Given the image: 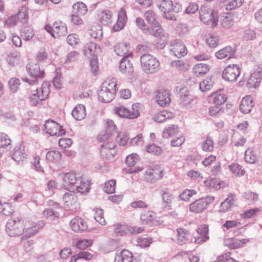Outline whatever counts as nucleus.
<instances>
[{
  "label": "nucleus",
  "mask_w": 262,
  "mask_h": 262,
  "mask_svg": "<svg viewBox=\"0 0 262 262\" xmlns=\"http://www.w3.org/2000/svg\"><path fill=\"white\" fill-rule=\"evenodd\" d=\"M89 190L88 182H85L74 172H67V190L72 192L83 193Z\"/></svg>",
  "instance_id": "1"
},
{
  "label": "nucleus",
  "mask_w": 262,
  "mask_h": 262,
  "mask_svg": "<svg viewBox=\"0 0 262 262\" xmlns=\"http://www.w3.org/2000/svg\"><path fill=\"white\" fill-rule=\"evenodd\" d=\"M200 20L205 24L211 25L212 28H215L218 24V12L207 6H202L199 10Z\"/></svg>",
  "instance_id": "2"
},
{
  "label": "nucleus",
  "mask_w": 262,
  "mask_h": 262,
  "mask_svg": "<svg viewBox=\"0 0 262 262\" xmlns=\"http://www.w3.org/2000/svg\"><path fill=\"white\" fill-rule=\"evenodd\" d=\"M141 67L147 74L157 72L160 69V62L154 56L144 54L140 57Z\"/></svg>",
  "instance_id": "3"
},
{
  "label": "nucleus",
  "mask_w": 262,
  "mask_h": 262,
  "mask_svg": "<svg viewBox=\"0 0 262 262\" xmlns=\"http://www.w3.org/2000/svg\"><path fill=\"white\" fill-rule=\"evenodd\" d=\"M50 82L44 81L41 87L36 90V92L33 94L30 97V102L32 105L37 106L40 104L48 96L50 92Z\"/></svg>",
  "instance_id": "4"
},
{
  "label": "nucleus",
  "mask_w": 262,
  "mask_h": 262,
  "mask_svg": "<svg viewBox=\"0 0 262 262\" xmlns=\"http://www.w3.org/2000/svg\"><path fill=\"white\" fill-rule=\"evenodd\" d=\"M26 69L28 74L34 78L30 80L28 78H22L23 81L27 82L29 85H35L38 83L37 79L38 78H42L45 75L43 70H41L39 65L37 63L30 62L26 66Z\"/></svg>",
  "instance_id": "5"
},
{
  "label": "nucleus",
  "mask_w": 262,
  "mask_h": 262,
  "mask_svg": "<svg viewBox=\"0 0 262 262\" xmlns=\"http://www.w3.org/2000/svg\"><path fill=\"white\" fill-rule=\"evenodd\" d=\"M24 221L19 217L8 220L6 225V231L10 236H19L23 233Z\"/></svg>",
  "instance_id": "6"
},
{
  "label": "nucleus",
  "mask_w": 262,
  "mask_h": 262,
  "mask_svg": "<svg viewBox=\"0 0 262 262\" xmlns=\"http://www.w3.org/2000/svg\"><path fill=\"white\" fill-rule=\"evenodd\" d=\"M214 200V197L207 196L196 200L189 205V210L195 213H201L205 211Z\"/></svg>",
  "instance_id": "7"
},
{
  "label": "nucleus",
  "mask_w": 262,
  "mask_h": 262,
  "mask_svg": "<svg viewBox=\"0 0 262 262\" xmlns=\"http://www.w3.org/2000/svg\"><path fill=\"white\" fill-rule=\"evenodd\" d=\"M160 195L161 198V208L164 210H170L172 209V204L175 199V195L167 188L160 190Z\"/></svg>",
  "instance_id": "8"
},
{
  "label": "nucleus",
  "mask_w": 262,
  "mask_h": 262,
  "mask_svg": "<svg viewBox=\"0 0 262 262\" xmlns=\"http://www.w3.org/2000/svg\"><path fill=\"white\" fill-rule=\"evenodd\" d=\"M241 74V69L237 64H230L223 72L222 77L227 81L234 82Z\"/></svg>",
  "instance_id": "9"
},
{
  "label": "nucleus",
  "mask_w": 262,
  "mask_h": 262,
  "mask_svg": "<svg viewBox=\"0 0 262 262\" xmlns=\"http://www.w3.org/2000/svg\"><path fill=\"white\" fill-rule=\"evenodd\" d=\"M44 130L51 136H60L66 134V131L62 126L53 120L46 121L44 125Z\"/></svg>",
  "instance_id": "10"
},
{
  "label": "nucleus",
  "mask_w": 262,
  "mask_h": 262,
  "mask_svg": "<svg viewBox=\"0 0 262 262\" xmlns=\"http://www.w3.org/2000/svg\"><path fill=\"white\" fill-rule=\"evenodd\" d=\"M157 6L164 13L165 18L171 20H176V16L172 13V2L171 0H163Z\"/></svg>",
  "instance_id": "11"
},
{
  "label": "nucleus",
  "mask_w": 262,
  "mask_h": 262,
  "mask_svg": "<svg viewBox=\"0 0 262 262\" xmlns=\"http://www.w3.org/2000/svg\"><path fill=\"white\" fill-rule=\"evenodd\" d=\"M169 51L171 54L177 58L184 57L187 53V49L186 46L180 41L174 40L171 42Z\"/></svg>",
  "instance_id": "12"
},
{
  "label": "nucleus",
  "mask_w": 262,
  "mask_h": 262,
  "mask_svg": "<svg viewBox=\"0 0 262 262\" xmlns=\"http://www.w3.org/2000/svg\"><path fill=\"white\" fill-rule=\"evenodd\" d=\"M137 107V104H134L132 105L133 111L131 112L127 110L124 107L121 106L115 108V113L119 116L133 119L137 118L139 116V111L135 108Z\"/></svg>",
  "instance_id": "13"
},
{
  "label": "nucleus",
  "mask_w": 262,
  "mask_h": 262,
  "mask_svg": "<svg viewBox=\"0 0 262 262\" xmlns=\"http://www.w3.org/2000/svg\"><path fill=\"white\" fill-rule=\"evenodd\" d=\"M163 169L160 167H155L152 168H148L145 172V180L148 182L153 183L161 179L163 176Z\"/></svg>",
  "instance_id": "14"
},
{
  "label": "nucleus",
  "mask_w": 262,
  "mask_h": 262,
  "mask_svg": "<svg viewBox=\"0 0 262 262\" xmlns=\"http://www.w3.org/2000/svg\"><path fill=\"white\" fill-rule=\"evenodd\" d=\"M70 226L75 232L81 233L88 229L86 222L82 218L76 217L72 219L70 223Z\"/></svg>",
  "instance_id": "15"
},
{
  "label": "nucleus",
  "mask_w": 262,
  "mask_h": 262,
  "mask_svg": "<svg viewBox=\"0 0 262 262\" xmlns=\"http://www.w3.org/2000/svg\"><path fill=\"white\" fill-rule=\"evenodd\" d=\"M157 103L161 106H166L171 102L170 94L168 90L161 89L157 92L156 97Z\"/></svg>",
  "instance_id": "16"
},
{
  "label": "nucleus",
  "mask_w": 262,
  "mask_h": 262,
  "mask_svg": "<svg viewBox=\"0 0 262 262\" xmlns=\"http://www.w3.org/2000/svg\"><path fill=\"white\" fill-rule=\"evenodd\" d=\"M132 58V53H129L123 57L120 61L119 69L121 72L125 74H130L133 72V64L129 58Z\"/></svg>",
  "instance_id": "17"
},
{
  "label": "nucleus",
  "mask_w": 262,
  "mask_h": 262,
  "mask_svg": "<svg viewBox=\"0 0 262 262\" xmlns=\"http://www.w3.org/2000/svg\"><path fill=\"white\" fill-rule=\"evenodd\" d=\"M115 145L113 142H107L101 145L100 154L101 156L106 159H112L116 154L115 150Z\"/></svg>",
  "instance_id": "18"
},
{
  "label": "nucleus",
  "mask_w": 262,
  "mask_h": 262,
  "mask_svg": "<svg viewBox=\"0 0 262 262\" xmlns=\"http://www.w3.org/2000/svg\"><path fill=\"white\" fill-rule=\"evenodd\" d=\"M114 262H137V261L132 252L127 250H123L119 254H116Z\"/></svg>",
  "instance_id": "19"
},
{
  "label": "nucleus",
  "mask_w": 262,
  "mask_h": 262,
  "mask_svg": "<svg viewBox=\"0 0 262 262\" xmlns=\"http://www.w3.org/2000/svg\"><path fill=\"white\" fill-rule=\"evenodd\" d=\"M11 155L12 159L17 162L24 161L27 158V156L25 147L22 144L16 145L14 147Z\"/></svg>",
  "instance_id": "20"
},
{
  "label": "nucleus",
  "mask_w": 262,
  "mask_h": 262,
  "mask_svg": "<svg viewBox=\"0 0 262 262\" xmlns=\"http://www.w3.org/2000/svg\"><path fill=\"white\" fill-rule=\"evenodd\" d=\"M235 49L231 46H226L215 53V56L217 58L222 59L226 57L228 59L235 57Z\"/></svg>",
  "instance_id": "21"
},
{
  "label": "nucleus",
  "mask_w": 262,
  "mask_h": 262,
  "mask_svg": "<svg viewBox=\"0 0 262 262\" xmlns=\"http://www.w3.org/2000/svg\"><path fill=\"white\" fill-rule=\"evenodd\" d=\"M127 21V16L125 11L121 9L118 15V19L116 23L113 27V30L115 32L119 31L125 26Z\"/></svg>",
  "instance_id": "22"
},
{
  "label": "nucleus",
  "mask_w": 262,
  "mask_h": 262,
  "mask_svg": "<svg viewBox=\"0 0 262 262\" xmlns=\"http://www.w3.org/2000/svg\"><path fill=\"white\" fill-rule=\"evenodd\" d=\"M254 106L253 101L250 96L244 97L241 102L239 110L244 114H248L251 112Z\"/></svg>",
  "instance_id": "23"
},
{
  "label": "nucleus",
  "mask_w": 262,
  "mask_h": 262,
  "mask_svg": "<svg viewBox=\"0 0 262 262\" xmlns=\"http://www.w3.org/2000/svg\"><path fill=\"white\" fill-rule=\"evenodd\" d=\"M28 223L32 225V228L24 230V231L23 232L24 233V236L22 237L23 239L30 237L31 236L34 235L38 232L40 228L45 225L43 221L40 222L38 225H36L33 222H29Z\"/></svg>",
  "instance_id": "24"
},
{
  "label": "nucleus",
  "mask_w": 262,
  "mask_h": 262,
  "mask_svg": "<svg viewBox=\"0 0 262 262\" xmlns=\"http://www.w3.org/2000/svg\"><path fill=\"white\" fill-rule=\"evenodd\" d=\"M106 90L101 87L98 93L99 100L103 103L110 102L115 97V94Z\"/></svg>",
  "instance_id": "25"
},
{
  "label": "nucleus",
  "mask_w": 262,
  "mask_h": 262,
  "mask_svg": "<svg viewBox=\"0 0 262 262\" xmlns=\"http://www.w3.org/2000/svg\"><path fill=\"white\" fill-rule=\"evenodd\" d=\"M180 103L183 105H186L191 103L193 100L194 96L190 94L186 88H182L180 90Z\"/></svg>",
  "instance_id": "26"
},
{
  "label": "nucleus",
  "mask_w": 262,
  "mask_h": 262,
  "mask_svg": "<svg viewBox=\"0 0 262 262\" xmlns=\"http://www.w3.org/2000/svg\"><path fill=\"white\" fill-rule=\"evenodd\" d=\"M261 80V72L260 71L254 72L251 74L247 81V85L249 88H256L259 86Z\"/></svg>",
  "instance_id": "27"
},
{
  "label": "nucleus",
  "mask_w": 262,
  "mask_h": 262,
  "mask_svg": "<svg viewBox=\"0 0 262 262\" xmlns=\"http://www.w3.org/2000/svg\"><path fill=\"white\" fill-rule=\"evenodd\" d=\"M208 227L205 225H201L197 230L200 236L195 238V242L201 243L205 242L209 239L208 236Z\"/></svg>",
  "instance_id": "28"
},
{
  "label": "nucleus",
  "mask_w": 262,
  "mask_h": 262,
  "mask_svg": "<svg viewBox=\"0 0 262 262\" xmlns=\"http://www.w3.org/2000/svg\"><path fill=\"white\" fill-rule=\"evenodd\" d=\"M234 195L230 194L226 199L221 203L219 211L225 212L229 211L234 203Z\"/></svg>",
  "instance_id": "29"
},
{
  "label": "nucleus",
  "mask_w": 262,
  "mask_h": 262,
  "mask_svg": "<svg viewBox=\"0 0 262 262\" xmlns=\"http://www.w3.org/2000/svg\"><path fill=\"white\" fill-rule=\"evenodd\" d=\"M72 115L76 120H81L84 119L86 116L84 106L82 104L76 105L72 112Z\"/></svg>",
  "instance_id": "30"
},
{
  "label": "nucleus",
  "mask_w": 262,
  "mask_h": 262,
  "mask_svg": "<svg viewBox=\"0 0 262 262\" xmlns=\"http://www.w3.org/2000/svg\"><path fill=\"white\" fill-rule=\"evenodd\" d=\"M177 232L178 244L181 245L185 244L188 241V231L183 228H179L177 229Z\"/></svg>",
  "instance_id": "31"
},
{
  "label": "nucleus",
  "mask_w": 262,
  "mask_h": 262,
  "mask_svg": "<svg viewBox=\"0 0 262 262\" xmlns=\"http://www.w3.org/2000/svg\"><path fill=\"white\" fill-rule=\"evenodd\" d=\"M129 45L128 43H119L114 46V51L116 54L120 56H123L129 54Z\"/></svg>",
  "instance_id": "32"
},
{
  "label": "nucleus",
  "mask_w": 262,
  "mask_h": 262,
  "mask_svg": "<svg viewBox=\"0 0 262 262\" xmlns=\"http://www.w3.org/2000/svg\"><path fill=\"white\" fill-rule=\"evenodd\" d=\"M179 132V127L177 125L171 124L164 129L162 136L164 138H168L177 135Z\"/></svg>",
  "instance_id": "33"
},
{
  "label": "nucleus",
  "mask_w": 262,
  "mask_h": 262,
  "mask_svg": "<svg viewBox=\"0 0 262 262\" xmlns=\"http://www.w3.org/2000/svg\"><path fill=\"white\" fill-rule=\"evenodd\" d=\"M209 70V66L204 63L196 64L193 68V72L197 77L206 74Z\"/></svg>",
  "instance_id": "34"
},
{
  "label": "nucleus",
  "mask_w": 262,
  "mask_h": 262,
  "mask_svg": "<svg viewBox=\"0 0 262 262\" xmlns=\"http://www.w3.org/2000/svg\"><path fill=\"white\" fill-rule=\"evenodd\" d=\"M99 19L101 24L107 25L113 21L112 13L108 10L102 11L99 14Z\"/></svg>",
  "instance_id": "35"
},
{
  "label": "nucleus",
  "mask_w": 262,
  "mask_h": 262,
  "mask_svg": "<svg viewBox=\"0 0 262 262\" xmlns=\"http://www.w3.org/2000/svg\"><path fill=\"white\" fill-rule=\"evenodd\" d=\"M148 31L145 32V33L150 34L155 37H161L163 35V30L161 26L159 24L152 25L151 28H147Z\"/></svg>",
  "instance_id": "36"
},
{
  "label": "nucleus",
  "mask_w": 262,
  "mask_h": 262,
  "mask_svg": "<svg viewBox=\"0 0 262 262\" xmlns=\"http://www.w3.org/2000/svg\"><path fill=\"white\" fill-rule=\"evenodd\" d=\"M61 157V153L57 150H50L46 154V159L48 162L58 164Z\"/></svg>",
  "instance_id": "37"
},
{
  "label": "nucleus",
  "mask_w": 262,
  "mask_h": 262,
  "mask_svg": "<svg viewBox=\"0 0 262 262\" xmlns=\"http://www.w3.org/2000/svg\"><path fill=\"white\" fill-rule=\"evenodd\" d=\"M73 13L78 15H84L88 12L86 6L82 2H77L72 6Z\"/></svg>",
  "instance_id": "38"
},
{
  "label": "nucleus",
  "mask_w": 262,
  "mask_h": 262,
  "mask_svg": "<svg viewBox=\"0 0 262 262\" xmlns=\"http://www.w3.org/2000/svg\"><path fill=\"white\" fill-rule=\"evenodd\" d=\"M173 117V113L167 111H163L155 115L154 117V120L157 122L162 123L165 121L167 119H170Z\"/></svg>",
  "instance_id": "39"
},
{
  "label": "nucleus",
  "mask_w": 262,
  "mask_h": 262,
  "mask_svg": "<svg viewBox=\"0 0 262 262\" xmlns=\"http://www.w3.org/2000/svg\"><path fill=\"white\" fill-rule=\"evenodd\" d=\"M17 19L22 24L27 23L28 18V10L26 7H21L16 15Z\"/></svg>",
  "instance_id": "40"
},
{
  "label": "nucleus",
  "mask_w": 262,
  "mask_h": 262,
  "mask_svg": "<svg viewBox=\"0 0 262 262\" xmlns=\"http://www.w3.org/2000/svg\"><path fill=\"white\" fill-rule=\"evenodd\" d=\"M117 86L116 81L114 79H107L105 80L102 84L101 87L107 89L106 90L111 92L115 94Z\"/></svg>",
  "instance_id": "41"
},
{
  "label": "nucleus",
  "mask_w": 262,
  "mask_h": 262,
  "mask_svg": "<svg viewBox=\"0 0 262 262\" xmlns=\"http://www.w3.org/2000/svg\"><path fill=\"white\" fill-rule=\"evenodd\" d=\"M211 97L213 98V102L217 106H220L224 103L227 99V97L225 94L214 93L212 94Z\"/></svg>",
  "instance_id": "42"
},
{
  "label": "nucleus",
  "mask_w": 262,
  "mask_h": 262,
  "mask_svg": "<svg viewBox=\"0 0 262 262\" xmlns=\"http://www.w3.org/2000/svg\"><path fill=\"white\" fill-rule=\"evenodd\" d=\"M11 142L10 138L7 135L4 133H0V157L3 152H4L3 148L10 145Z\"/></svg>",
  "instance_id": "43"
},
{
  "label": "nucleus",
  "mask_w": 262,
  "mask_h": 262,
  "mask_svg": "<svg viewBox=\"0 0 262 262\" xmlns=\"http://www.w3.org/2000/svg\"><path fill=\"white\" fill-rule=\"evenodd\" d=\"M144 17L147 23L151 25L159 23L157 21V15L152 10L146 11L144 13Z\"/></svg>",
  "instance_id": "44"
},
{
  "label": "nucleus",
  "mask_w": 262,
  "mask_h": 262,
  "mask_svg": "<svg viewBox=\"0 0 262 262\" xmlns=\"http://www.w3.org/2000/svg\"><path fill=\"white\" fill-rule=\"evenodd\" d=\"M96 44L93 42H91L89 43H87L85 46H84L83 50L84 55L87 56L89 55H91L93 57H95L94 55V53L96 51Z\"/></svg>",
  "instance_id": "45"
},
{
  "label": "nucleus",
  "mask_w": 262,
  "mask_h": 262,
  "mask_svg": "<svg viewBox=\"0 0 262 262\" xmlns=\"http://www.w3.org/2000/svg\"><path fill=\"white\" fill-rule=\"evenodd\" d=\"M14 210L11 205L7 202L2 203L0 201V213L5 215H11Z\"/></svg>",
  "instance_id": "46"
},
{
  "label": "nucleus",
  "mask_w": 262,
  "mask_h": 262,
  "mask_svg": "<svg viewBox=\"0 0 262 262\" xmlns=\"http://www.w3.org/2000/svg\"><path fill=\"white\" fill-rule=\"evenodd\" d=\"M170 66L179 71H185L188 69V64L182 60H172L170 62Z\"/></svg>",
  "instance_id": "47"
},
{
  "label": "nucleus",
  "mask_w": 262,
  "mask_h": 262,
  "mask_svg": "<svg viewBox=\"0 0 262 262\" xmlns=\"http://www.w3.org/2000/svg\"><path fill=\"white\" fill-rule=\"evenodd\" d=\"M257 160V156L255 152L251 149L248 148L245 151V160L247 163H254Z\"/></svg>",
  "instance_id": "48"
},
{
  "label": "nucleus",
  "mask_w": 262,
  "mask_h": 262,
  "mask_svg": "<svg viewBox=\"0 0 262 262\" xmlns=\"http://www.w3.org/2000/svg\"><path fill=\"white\" fill-rule=\"evenodd\" d=\"M55 76L54 77L52 83L56 89H60L62 87V84L61 82V69L60 68H57L55 71Z\"/></svg>",
  "instance_id": "49"
},
{
  "label": "nucleus",
  "mask_w": 262,
  "mask_h": 262,
  "mask_svg": "<svg viewBox=\"0 0 262 262\" xmlns=\"http://www.w3.org/2000/svg\"><path fill=\"white\" fill-rule=\"evenodd\" d=\"M196 194V191L194 189H186L179 195V198L182 201H188L190 198Z\"/></svg>",
  "instance_id": "50"
},
{
  "label": "nucleus",
  "mask_w": 262,
  "mask_h": 262,
  "mask_svg": "<svg viewBox=\"0 0 262 262\" xmlns=\"http://www.w3.org/2000/svg\"><path fill=\"white\" fill-rule=\"evenodd\" d=\"M213 84L211 78H207L200 83V89L202 92H206L211 89Z\"/></svg>",
  "instance_id": "51"
},
{
  "label": "nucleus",
  "mask_w": 262,
  "mask_h": 262,
  "mask_svg": "<svg viewBox=\"0 0 262 262\" xmlns=\"http://www.w3.org/2000/svg\"><path fill=\"white\" fill-rule=\"evenodd\" d=\"M140 218L143 224H148L153 221L154 215L152 212L146 211L141 214Z\"/></svg>",
  "instance_id": "52"
},
{
  "label": "nucleus",
  "mask_w": 262,
  "mask_h": 262,
  "mask_svg": "<svg viewBox=\"0 0 262 262\" xmlns=\"http://www.w3.org/2000/svg\"><path fill=\"white\" fill-rule=\"evenodd\" d=\"M145 150L148 153L155 155H159L163 151V150L160 146H157L154 144L147 145L145 147Z\"/></svg>",
  "instance_id": "53"
},
{
  "label": "nucleus",
  "mask_w": 262,
  "mask_h": 262,
  "mask_svg": "<svg viewBox=\"0 0 262 262\" xmlns=\"http://www.w3.org/2000/svg\"><path fill=\"white\" fill-rule=\"evenodd\" d=\"M243 197L250 204H254L258 200V194L250 191L245 192L243 194Z\"/></svg>",
  "instance_id": "54"
},
{
  "label": "nucleus",
  "mask_w": 262,
  "mask_h": 262,
  "mask_svg": "<svg viewBox=\"0 0 262 262\" xmlns=\"http://www.w3.org/2000/svg\"><path fill=\"white\" fill-rule=\"evenodd\" d=\"M22 36L26 41L30 40L34 35V31L32 28L29 27H25L22 30Z\"/></svg>",
  "instance_id": "55"
},
{
  "label": "nucleus",
  "mask_w": 262,
  "mask_h": 262,
  "mask_svg": "<svg viewBox=\"0 0 262 262\" xmlns=\"http://www.w3.org/2000/svg\"><path fill=\"white\" fill-rule=\"evenodd\" d=\"M116 181L111 180L106 182L104 185L103 190L107 193H113L115 191Z\"/></svg>",
  "instance_id": "56"
},
{
  "label": "nucleus",
  "mask_w": 262,
  "mask_h": 262,
  "mask_svg": "<svg viewBox=\"0 0 262 262\" xmlns=\"http://www.w3.org/2000/svg\"><path fill=\"white\" fill-rule=\"evenodd\" d=\"M214 142L210 137H207L202 144V149L205 151H211L213 150Z\"/></svg>",
  "instance_id": "57"
},
{
  "label": "nucleus",
  "mask_w": 262,
  "mask_h": 262,
  "mask_svg": "<svg viewBox=\"0 0 262 262\" xmlns=\"http://www.w3.org/2000/svg\"><path fill=\"white\" fill-rule=\"evenodd\" d=\"M95 219L101 225H105L106 222L103 215V210L101 209H97L95 213Z\"/></svg>",
  "instance_id": "58"
},
{
  "label": "nucleus",
  "mask_w": 262,
  "mask_h": 262,
  "mask_svg": "<svg viewBox=\"0 0 262 262\" xmlns=\"http://www.w3.org/2000/svg\"><path fill=\"white\" fill-rule=\"evenodd\" d=\"M61 23L55 22L53 25V31H54L56 37H60L64 35V31L65 28L61 26Z\"/></svg>",
  "instance_id": "59"
},
{
  "label": "nucleus",
  "mask_w": 262,
  "mask_h": 262,
  "mask_svg": "<svg viewBox=\"0 0 262 262\" xmlns=\"http://www.w3.org/2000/svg\"><path fill=\"white\" fill-rule=\"evenodd\" d=\"M43 216L47 218H50L51 219L55 220L58 218L59 214L58 212L55 211L52 208L46 209L42 213Z\"/></svg>",
  "instance_id": "60"
},
{
  "label": "nucleus",
  "mask_w": 262,
  "mask_h": 262,
  "mask_svg": "<svg viewBox=\"0 0 262 262\" xmlns=\"http://www.w3.org/2000/svg\"><path fill=\"white\" fill-rule=\"evenodd\" d=\"M92 244L91 239H82L78 241L76 243V247L79 249H85Z\"/></svg>",
  "instance_id": "61"
},
{
  "label": "nucleus",
  "mask_w": 262,
  "mask_h": 262,
  "mask_svg": "<svg viewBox=\"0 0 262 262\" xmlns=\"http://www.w3.org/2000/svg\"><path fill=\"white\" fill-rule=\"evenodd\" d=\"M20 84V80L16 78H12L9 80V85L12 92H16Z\"/></svg>",
  "instance_id": "62"
},
{
  "label": "nucleus",
  "mask_w": 262,
  "mask_h": 262,
  "mask_svg": "<svg viewBox=\"0 0 262 262\" xmlns=\"http://www.w3.org/2000/svg\"><path fill=\"white\" fill-rule=\"evenodd\" d=\"M221 22L222 27L226 29L231 28L233 25L232 19L229 15L223 16V18L221 19Z\"/></svg>",
  "instance_id": "63"
},
{
  "label": "nucleus",
  "mask_w": 262,
  "mask_h": 262,
  "mask_svg": "<svg viewBox=\"0 0 262 262\" xmlns=\"http://www.w3.org/2000/svg\"><path fill=\"white\" fill-rule=\"evenodd\" d=\"M213 262H238L231 257L229 254L226 253L217 257Z\"/></svg>",
  "instance_id": "64"
}]
</instances>
